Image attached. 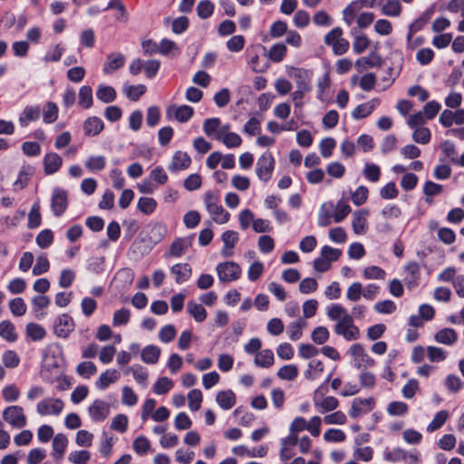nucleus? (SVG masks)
<instances>
[{
	"label": "nucleus",
	"mask_w": 464,
	"mask_h": 464,
	"mask_svg": "<svg viewBox=\"0 0 464 464\" xmlns=\"http://www.w3.org/2000/svg\"><path fill=\"white\" fill-rule=\"evenodd\" d=\"M327 316L332 321H336L334 332L343 336L346 341H354L360 337V330L354 324L353 315L339 304H331L327 308Z\"/></svg>",
	"instance_id": "nucleus-1"
},
{
	"label": "nucleus",
	"mask_w": 464,
	"mask_h": 464,
	"mask_svg": "<svg viewBox=\"0 0 464 464\" xmlns=\"http://www.w3.org/2000/svg\"><path fill=\"white\" fill-rule=\"evenodd\" d=\"M218 202L219 198L217 193L213 191L205 193L204 204L213 220L218 224H226L229 220L230 214Z\"/></svg>",
	"instance_id": "nucleus-2"
},
{
	"label": "nucleus",
	"mask_w": 464,
	"mask_h": 464,
	"mask_svg": "<svg viewBox=\"0 0 464 464\" xmlns=\"http://www.w3.org/2000/svg\"><path fill=\"white\" fill-rule=\"evenodd\" d=\"M3 420L15 429H22L27 425V419L24 409L18 405L6 407L2 413Z\"/></svg>",
	"instance_id": "nucleus-3"
},
{
	"label": "nucleus",
	"mask_w": 464,
	"mask_h": 464,
	"mask_svg": "<svg viewBox=\"0 0 464 464\" xmlns=\"http://www.w3.org/2000/svg\"><path fill=\"white\" fill-rule=\"evenodd\" d=\"M64 408V402L59 398L46 397L36 404V412L40 416H58Z\"/></svg>",
	"instance_id": "nucleus-4"
},
{
	"label": "nucleus",
	"mask_w": 464,
	"mask_h": 464,
	"mask_svg": "<svg viewBox=\"0 0 464 464\" xmlns=\"http://www.w3.org/2000/svg\"><path fill=\"white\" fill-rule=\"evenodd\" d=\"M324 385L319 386L314 392V404L315 407L321 408V412L334 411L339 406V401L334 396H324Z\"/></svg>",
	"instance_id": "nucleus-5"
},
{
	"label": "nucleus",
	"mask_w": 464,
	"mask_h": 464,
	"mask_svg": "<svg viewBox=\"0 0 464 464\" xmlns=\"http://www.w3.org/2000/svg\"><path fill=\"white\" fill-rule=\"evenodd\" d=\"M353 364L357 369H366L373 366L374 360L366 353L361 343H354L349 349Z\"/></svg>",
	"instance_id": "nucleus-6"
},
{
	"label": "nucleus",
	"mask_w": 464,
	"mask_h": 464,
	"mask_svg": "<svg viewBox=\"0 0 464 464\" xmlns=\"http://www.w3.org/2000/svg\"><path fill=\"white\" fill-rule=\"evenodd\" d=\"M275 169V159L271 153L266 152L262 154L256 164V173L259 179L266 182L273 174Z\"/></svg>",
	"instance_id": "nucleus-7"
},
{
	"label": "nucleus",
	"mask_w": 464,
	"mask_h": 464,
	"mask_svg": "<svg viewBox=\"0 0 464 464\" xmlns=\"http://www.w3.org/2000/svg\"><path fill=\"white\" fill-rule=\"evenodd\" d=\"M218 279L221 282H231L239 278L241 274L240 266L234 262L218 264L216 267Z\"/></svg>",
	"instance_id": "nucleus-8"
},
{
	"label": "nucleus",
	"mask_w": 464,
	"mask_h": 464,
	"mask_svg": "<svg viewBox=\"0 0 464 464\" xmlns=\"http://www.w3.org/2000/svg\"><path fill=\"white\" fill-rule=\"evenodd\" d=\"M68 207V194L60 188H55L52 194L51 208L55 217H61Z\"/></svg>",
	"instance_id": "nucleus-9"
},
{
	"label": "nucleus",
	"mask_w": 464,
	"mask_h": 464,
	"mask_svg": "<svg viewBox=\"0 0 464 464\" xmlns=\"http://www.w3.org/2000/svg\"><path fill=\"white\" fill-rule=\"evenodd\" d=\"M74 327L72 317L67 314L59 315L53 323L54 334L60 338H67Z\"/></svg>",
	"instance_id": "nucleus-10"
},
{
	"label": "nucleus",
	"mask_w": 464,
	"mask_h": 464,
	"mask_svg": "<svg viewBox=\"0 0 464 464\" xmlns=\"http://www.w3.org/2000/svg\"><path fill=\"white\" fill-rule=\"evenodd\" d=\"M194 114V110L188 105H170L167 108L166 116L168 119H175L179 122L188 121Z\"/></svg>",
	"instance_id": "nucleus-11"
},
{
	"label": "nucleus",
	"mask_w": 464,
	"mask_h": 464,
	"mask_svg": "<svg viewBox=\"0 0 464 464\" xmlns=\"http://www.w3.org/2000/svg\"><path fill=\"white\" fill-rule=\"evenodd\" d=\"M374 404L375 401L372 397L367 399L356 398L353 401L349 415L353 419H357L362 414L370 412L373 409Z\"/></svg>",
	"instance_id": "nucleus-12"
},
{
	"label": "nucleus",
	"mask_w": 464,
	"mask_h": 464,
	"mask_svg": "<svg viewBox=\"0 0 464 464\" xmlns=\"http://www.w3.org/2000/svg\"><path fill=\"white\" fill-rule=\"evenodd\" d=\"M369 210L362 208L355 210L352 216V227L353 231L356 235H364L368 229L367 218L369 216Z\"/></svg>",
	"instance_id": "nucleus-13"
},
{
	"label": "nucleus",
	"mask_w": 464,
	"mask_h": 464,
	"mask_svg": "<svg viewBox=\"0 0 464 464\" xmlns=\"http://www.w3.org/2000/svg\"><path fill=\"white\" fill-rule=\"evenodd\" d=\"M90 417L94 421H103L110 414V405L102 400H95L88 409Z\"/></svg>",
	"instance_id": "nucleus-14"
},
{
	"label": "nucleus",
	"mask_w": 464,
	"mask_h": 464,
	"mask_svg": "<svg viewBox=\"0 0 464 464\" xmlns=\"http://www.w3.org/2000/svg\"><path fill=\"white\" fill-rule=\"evenodd\" d=\"M107 10H112L114 11V16L117 20H126L127 18V12L125 9V6L122 5V2H108V4L100 8L97 6H92L89 8L88 13L91 15L97 14L101 11H107Z\"/></svg>",
	"instance_id": "nucleus-15"
},
{
	"label": "nucleus",
	"mask_w": 464,
	"mask_h": 464,
	"mask_svg": "<svg viewBox=\"0 0 464 464\" xmlns=\"http://www.w3.org/2000/svg\"><path fill=\"white\" fill-rule=\"evenodd\" d=\"M125 63V56L121 53H111L107 55L102 67L104 74H111L113 72L121 68Z\"/></svg>",
	"instance_id": "nucleus-16"
},
{
	"label": "nucleus",
	"mask_w": 464,
	"mask_h": 464,
	"mask_svg": "<svg viewBox=\"0 0 464 464\" xmlns=\"http://www.w3.org/2000/svg\"><path fill=\"white\" fill-rule=\"evenodd\" d=\"M192 244L190 237H179L176 238L170 245L169 251L165 254L166 256L179 257L183 256Z\"/></svg>",
	"instance_id": "nucleus-17"
},
{
	"label": "nucleus",
	"mask_w": 464,
	"mask_h": 464,
	"mask_svg": "<svg viewBox=\"0 0 464 464\" xmlns=\"http://www.w3.org/2000/svg\"><path fill=\"white\" fill-rule=\"evenodd\" d=\"M170 274L179 285L187 282L192 275V268L187 263H178L170 267Z\"/></svg>",
	"instance_id": "nucleus-18"
},
{
	"label": "nucleus",
	"mask_w": 464,
	"mask_h": 464,
	"mask_svg": "<svg viewBox=\"0 0 464 464\" xmlns=\"http://www.w3.org/2000/svg\"><path fill=\"white\" fill-rule=\"evenodd\" d=\"M191 159L187 152L181 150L176 151L171 159L168 169L171 172H177L179 170L186 169L189 167Z\"/></svg>",
	"instance_id": "nucleus-19"
},
{
	"label": "nucleus",
	"mask_w": 464,
	"mask_h": 464,
	"mask_svg": "<svg viewBox=\"0 0 464 464\" xmlns=\"http://www.w3.org/2000/svg\"><path fill=\"white\" fill-rule=\"evenodd\" d=\"M41 107L39 105H27L19 115V124L21 127H27L31 121H35L40 118Z\"/></svg>",
	"instance_id": "nucleus-20"
},
{
	"label": "nucleus",
	"mask_w": 464,
	"mask_h": 464,
	"mask_svg": "<svg viewBox=\"0 0 464 464\" xmlns=\"http://www.w3.org/2000/svg\"><path fill=\"white\" fill-rule=\"evenodd\" d=\"M406 276L404 277V283L409 288H412L418 285V281L420 276V268L417 262H409L404 266Z\"/></svg>",
	"instance_id": "nucleus-21"
},
{
	"label": "nucleus",
	"mask_w": 464,
	"mask_h": 464,
	"mask_svg": "<svg viewBox=\"0 0 464 464\" xmlns=\"http://www.w3.org/2000/svg\"><path fill=\"white\" fill-rule=\"evenodd\" d=\"M83 132L88 137H94L100 134L104 129V123L99 117L87 118L82 124Z\"/></svg>",
	"instance_id": "nucleus-22"
},
{
	"label": "nucleus",
	"mask_w": 464,
	"mask_h": 464,
	"mask_svg": "<svg viewBox=\"0 0 464 464\" xmlns=\"http://www.w3.org/2000/svg\"><path fill=\"white\" fill-rule=\"evenodd\" d=\"M44 173L53 175L57 172L63 164V159L55 152L46 153L43 160Z\"/></svg>",
	"instance_id": "nucleus-23"
},
{
	"label": "nucleus",
	"mask_w": 464,
	"mask_h": 464,
	"mask_svg": "<svg viewBox=\"0 0 464 464\" xmlns=\"http://www.w3.org/2000/svg\"><path fill=\"white\" fill-rule=\"evenodd\" d=\"M222 241L224 247L221 254L225 257H229L233 255V248L238 241V233L233 230H227L222 234Z\"/></svg>",
	"instance_id": "nucleus-24"
},
{
	"label": "nucleus",
	"mask_w": 464,
	"mask_h": 464,
	"mask_svg": "<svg viewBox=\"0 0 464 464\" xmlns=\"http://www.w3.org/2000/svg\"><path fill=\"white\" fill-rule=\"evenodd\" d=\"M380 103L378 99H372L365 103L357 105L352 111V117L354 120H360L369 116Z\"/></svg>",
	"instance_id": "nucleus-25"
},
{
	"label": "nucleus",
	"mask_w": 464,
	"mask_h": 464,
	"mask_svg": "<svg viewBox=\"0 0 464 464\" xmlns=\"http://www.w3.org/2000/svg\"><path fill=\"white\" fill-rule=\"evenodd\" d=\"M297 444V435H288L281 440L280 459L288 460L294 456L293 449Z\"/></svg>",
	"instance_id": "nucleus-26"
},
{
	"label": "nucleus",
	"mask_w": 464,
	"mask_h": 464,
	"mask_svg": "<svg viewBox=\"0 0 464 464\" xmlns=\"http://www.w3.org/2000/svg\"><path fill=\"white\" fill-rule=\"evenodd\" d=\"M67 445L68 440L64 434L58 433L53 437L52 456L55 460L63 459Z\"/></svg>",
	"instance_id": "nucleus-27"
},
{
	"label": "nucleus",
	"mask_w": 464,
	"mask_h": 464,
	"mask_svg": "<svg viewBox=\"0 0 464 464\" xmlns=\"http://www.w3.org/2000/svg\"><path fill=\"white\" fill-rule=\"evenodd\" d=\"M236 401V395L231 390L220 391L216 395V402L225 411L232 409Z\"/></svg>",
	"instance_id": "nucleus-28"
},
{
	"label": "nucleus",
	"mask_w": 464,
	"mask_h": 464,
	"mask_svg": "<svg viewBox=\"0 0 464 464\" xmlns=\"http://www.w3.org/2000/svg\"><path fill=\"white\" fill-rule=\"evenodd\" d=\"M382 63V57L375 53H372L366 57H361L355 62V65L360 71H365L373 67H380Z\"/></svg>",
	"instance_id": "nucleus-29"
},
{
	"label": "nucleus",
	"mask_w": 464,
	"mask_h": 464,
	"mask_svg": "<svg viewBox=\"0 0 464 464\" xmlns=\"http://www.w3.org/2000/svg\"><path fill=\"white\" fill-rule=\"evenodd\" d=\"M121 374L117 370H106L100 375L95 385L99 390H105L110 384L117 382Z\"/></svg>",
	"instance_id": "nucleus-30"
},
{
	"label": "nucleus",
	"mask_w": 464,
	"mask_h": 464,
	"mask_svg": "<svg viewBox=\"0 0 464 464\" xmlns=\"http://www.w3.org/2000/svg\"><path fill=\"white\" fill-rule=\"evenodd\" d=\"M160 349L153 344L145 346L140 353L141 360L148 364H156L160 356Z\"/></svg>",
	"instance_id": "nucleus-31"
},
{
	"label": "nucleus",
	"mask_w": 464,
	"mask_h": 464,
	"mask_svg": "<svg viewBox=\"0 0 464 464\" xmlns=\"http://www.w3.org/2000/svg\"><path fill=\"white\" fill-rule=\"evenodd\" d=\"M369 7H374V4L381 5L382 14L387 16H398L401 12L400 2H369Z\"/></svg>",
	"instance_id": "nucleus-32"
},
{
	"label": "nucleus",
	"mask_w": 464,
	"mask_h": 464,
	"mask_svg": "<svg viewBox=\"0 0 464 464\" xmlns=\"http://www.w3.org/2000/svg\"><path fill=\"white\" fill-rule=\"evenodd\" d=\"M458 335L454 329L444 328L440 330L434 336L436 342L446 345H451L457 341Z\"/></svg>",
	"instance_id": "nucleus-33"
},
{
	"label": "nucleus",
	"mask_w": 464,
	"mask_h": 464,
	"mask_svg": "<svg viewBox=\"0 0 464 464\" xmlns=\"http://www.w3.org/2000/svg\"><path fill=\"white\" fill-rule=\"evenodd\" d=\"M96 97L104 103H111L115 101L117 92L113 87L101 84L96 91Z\"/></svg>",
	"instance_id": "nucleus-34"
},
{
	"label": "nucleus",
	"mask_w": 464,
	"mask_h": 464,
	"mask_svg": "<svg viewBox=\"0 0 464 464\" xmlns=\"http://www.w3.org/2000/svg\"><path fill=\"white\" fill-rule=\"evenodd\" d=\"M188 313L196 322L201 323L207 318V311L202 304L195 301H189L187 304Z\"/></svg>",
	"instance_id": "nucleus-35"
},
{
	"label": "nucleus",
	"mask_w": 464,
	"mask_h": 464,
	"mask_svg": "<svg viewBox=\"0 0 464 464\" xmlns=\"http://www.w3.org/2000/svg\"><path fill=\"white\" fill-rule=\"evenodd\" d=\"M122 92L129 100L136 102L145 93L146 86L143 84H124L122 87Z\"/></svg>",
	"instance_id": "nucleus-36"
},
{
	"label": "nucleus",
	"mask_w": 464,
	"mask_h": 464,
	"mask_svg": "<svg viewBox=\"0 0 464 464\" xmlns=\"http://www.w3.org/2000/svg\"><path fill=\"white\" fill-rule=\"evenodd\" d=\"M323 372V362L319 360H311L308 363V369L304 372V376L309 381H314L319 378Z\"/></svg>",
	"instance_id": "nucleus-37"
},
{
	"label": "nucleus",
	"mask_w": 464,
	"mask_h": 464,
	"mask_svg": "<svg viewBox=\"0 0 464 464\" xmlns=\"http://www.w3.org/2000/svg\"><path fill=\"white\" fill-rule=\"evenodd\" d=\"M93 102L92 89L89 85H83L79 90L78 103L83 109H89Z\"/></svg>",
	"instance_id": "nucleus-38"
},
{
	"label": "nucleus",
	"mask_w": 464,
	"mask_h": 464,
	"mask_svg": "<svg viewBox=\"0 0 464 464\" xmlns=\"http://www.w3.org/2000/svg\"><path fill=\"white\" fill-rule=\"evenodd\" d=\"M255 364L259 367L268 368L274 363V353L270 349H265L256 354Z\"/></svg>",
	"instance_id": "nucleus-39"
},
{
	"label": "nucleus",
	"mask_w": 464,
	"mask_h": 464,
	"mask_svg": "<svg viewBox=\"0 0 464 464\" xmlns=\"http://www.w3.org/2000/svg\"><path fill=\"white\" fill-rule=\"evenodd\" d=\"M59 109L56 103L48 102L43 110V121L46 124L53 123L58 118Z\"/></svg>",
	"instance_id": "nucleus-40"
},
{
	"label": "nucleus",
	"mask_w": 464,
	"mask_h": 464,
	"mask_svg": "<svg viewBox=\"0 0 464 464\" xmlns=\"http://www.w3.org/2000/svg\"><path fill=\"white\" fill-rule=\"evenodd\" d=\"M306 326V322L302 319L298 318L296 321L289 324L287 328V334L289 338L292 341H297L299 340L303 335V328Z\"/></svg>",
	"instance_id": "nucleus-41"
},
{
	"label": "nucleus",
	"mask_w": 464,
	"mask_h": 464,
	"mask_svg": "<svg viewBox=\"0 0 464 464\" xmlns=\"http://www.w3.org/2000/svg\"><path fill=\"white\" fill-rule=\"evenodd\" d=\"M443 190V186L433 181L428 180L423 187V193L426 196L425 202L428 204L432 203V197L440 195Z\"/></svg>",
	"instance_id": "nucleus-42"
},
{
	"label": "nucleus",
	"mask_w": 464,
	"mask_h": 464,
	"mask_svg": "<svg viewBox=\"0 0 464 464\" xmlns=\"http://www.w3.org/2000/svg\"><path fill=\"white\" fill-rule=\"evenodd\" d=\"M0 336L8 342H14L17 339L14 324L9 320L0 323Z\"/></svg>",
	"instance_id": "nucleus-43"
},
{
	"label": "nucleus",
	"mask_w": 464,
	"mask_h": 464,
	"mask_svg": "<svg viewBox=\"0 0 464 464\" xmlns=\"http://www.w3.org/2000/svg\"><path fill=\"white\" fill-rule=\"evenodd\" d=\"M106 166V158L102 155L90 156L85 161V168L92 172L101 171Z\"/></svg>",
	"instance_id": "nucleus-44"
},
{
	"label": "nucleus",
	"mask_w": 464,
	"mask_h": 464,
	"mask_svg": "<svg viewBox=\"0 0 464 464\" xmlns=\"http://www.w3.org/2000/svg\"><path fill=\"white\" fill-rule=\"evenodd\" d=\"M42 222V218L40 214V204L38 201L34 202L30 209L28 214V227L29 228H36L40 227Z\"/></svg>",
	"instance_id": "nucleus-45"
},
{
	"label": "nucleus",
	"mask_w": 464,
	"mask_h": 464,
	"mask_svg": "<svg viewBox=\"0 0 464 464\" xmlns=\"http://www.w3.org/2000/svg\"><path fill=\"white\" fill-rule=\"evenodd\" d=\"M174 386V382L168 377L159 378L153 385V392L156 394L162 395L169 392Z\"/></svg>",
	"instance_id": "nucleus-46"
},
{
	"label": "nucleus",
	"mask_w": 464,
	"mask_h": 464,
	"mask_svg": "<svg viewBox=\"0 0 464 464\" xmlns=\"http://www.w3.org/2000/svg\"><path fill=\"white\" fill-rule=\"evenodd\" d=\"M287 48L284 44H276L268 51V58L274 63H280L286 54Z\"/></svg>",
	"instance_id": "nucleus-47"
},
{
	"label": "nucleus",
	"mask_w": 464,
	"mask_h": 464,
	"mask_svg": "<svg viewBox=\"0 0 464 464\" xmlns=\"http://www.w3.org/2000/svg\"><path fill=\"white\" fill-rule=\"evenodd\" d=\"M362 173L369 181L377 182L381 177V169L377 164L366 162Z\"/></svg>",
	"instance_id": "nucleus-48"
},
{
	"label": "nucleus",
	"mask_w": 464,
	"mask_h": 464,
	"mask_svg": "<svg viewBox=\"0 0 464 464\" xmlns=\"http://www.w3.org/2000/svg\"><path fill=\"white\" fill-rule=\"evenodd\" d=\"M409 411V406L403 401H392L387 406V412L391 416H404Z\"/></svg>",
	"instance_id": "nucleus-49"
},
{
	"label": "nucleus",
	"mask_w": 464,
	"mask_h": 464,
	"mask_svg": "<svg viewBox=\"0 0 464 464\" xmlns=\"http://www.w3.org/2000/svg\"><path fill=\"white\" fill-rule=\"evenodd\" d=\"M448 417L449 412L447 411L442 410L437 412L432 420L427 426V431L433 432L434 430H439L444 425Z\"/></svg>",
	"instance_id": "nucleus-50"
},
{
	"label": "nucleus",
	"mask_w": 464,
	"mask_h": 464,
	"mask_svg": "<svg viewBox=\"0 0 464 464\" xmlns=\"http://www.w3.org/2000/svg\"><path fill=\"white\" fill-rule=\"evenodd\" d=\"M157 202L152 198L142 197L138 200V209L146 215H150L156 209Z\"/></svg>",
	"instance_id": "nucleus-51"
},
{
	"label": "nucleus",
	"mask_w": 464,
	"mask_h": 464,
	"mask_svg": "<svg viewBox=\"0 0 464 464\" xmlns=\"http://www.w3.org/2000/svg\"><path fill=\"white\" fill-rule=\"evenodd\" d=\"M350 212L351 207L344 200L340 199L335 206L333 215L334 222L339 223L343 221Z\"/></svg>",
	"instance_id": "nucleus-52"
},
{
	"label": "nucleus",
	"mask_w": 464,
	"mask_h": 464,
	"mask_svg": "<svg viewBox=\"0 0 464 464\" xmlns=\"http://www.w3.org/2000/svg\"><path fill=\"white\" fill-rule=\"evenodd\" d=\"M25 330L27 336L34 341L42 340L46 334L44 328L34 323L27 324Z\"/></svg>",
	"instance_id": "nucleus-53"
},
{
	"label": "nucleus",
	"mask_w": 464,
	"mask_h": 464,
	"mask_svg": "<svg viewBox=\"0 0 464 464\" xmlns=\"http://www.w3.org/2000/svg\"><path fill=\"white\" fill-rule=\"evenodd\" d=\"M298 375V368L295 364H287L281 367L277 372V376L281 380L293 381Z\"/></svg>",
	"instance_id": "nucleus-54"
},
{
	"label": "nucleus",
	"mask_w": 464,
	"mask_h": 464,
	"mask_svg": "<svg viewBox=\"0 0 464 464\" xmlns=\"http://www.w3.org/2000/svg\"><path fill=\"white\" fill-rule=\"evenodd\" d=\"M132 448L138 455L142 456L150 450V442L145 436H139L134 440Z\"/></svg>",
	"instance_id": "nucleus-55"
},
{
	"label": "nucleus",
	"mask_w": 464,
	"mask_h": 464,
	"mask_svg": "<svg viewBox=\"0 0 464 464\" xmlns=\"http://www.w3.org/2000/svg\"><path fill=\"white\" fill-rule=\"evenodd\" d=\"M188 407L192 411H197L200 409L203 400L202 392L198 389L191 390L188 394Z\"/></svg>",
	"instance_id": "nucleus-56"
},
{
	"label": "nucleus",
	"mask_w": 464,
	"mask_h": 464,
	"mask_svg": "<svg viewBox=\"0 0 464 464\" xmlns=\"http://www.w3.org/2000/svg\"><path fill=\"white\" fill-rule=\"evenodd\" d=\"M295 78L296 79L297 90H302L306 92L311 91L310 82L307 79V72L305 71L297 69L295 72Z\"/></svg>",
	"instance_id": "nucleus-57"
},
{
	"label": "nucleus",
	"mask_w": 464,
	"mask_h": 464,
	"mask_svg": "<svg viewBox=\"0 0 464 464\" xmlns=\"http://www.w3.org/2000/svg\"><path fill=\"white\" fill-rule=\"evenodd\" d=\"M130 317V312L127 308H121L116 310L112 317L113 326L125 325L129 323Z\"/></svg>",
	"instance_id": "nucleus-58"
},
{
	"label": "nucleus",
	"mask_w": 464,
	"mask_h": 464,
	"mask_svg": "<svg viewBox=\"0 0 464 464\" xmlns=\"http://www.w3.org/2000/svg\"><path fill=\"white\" fill-rule=\"evenodd\" d=\"M333 208L332 204H323L320 208L319 215H318V225L320 227H327L331 224V209Z\"/></svg>",
	"instance_id": "nucleus-59"
},
{
	"label": "nucleus",
	"mask_w": 464,
	"mask_h": 464,
	"mask_svg": "<svg viewBox=\"0 0 464 464\" xmlns=\"http://www.w3.org/2000/svg\"><path fill=\"white\" fill-rule=\"evenodd\" d=\"M9 308L13 315L22 316L26 313V304L23 298L16 297L9 302Z\"/></svg>",
	"instance_id": "nucleus-60"
},
{
	"label": "nucleus",
	"mask_w": 464,
	"mask_h": 464,
	"mask_svg": "<svg viewBox=\"0 0 464 464\" xmlns=\"http://www.w3.org/2000/svg\"><path fill=\"white\" fill-rule=\"evenodd\" d=\"M430 130L425 127H418L412 134V140L420 144H428L430 140Z\"/></svg>",
	"instance_id": "nucleus-61"
},
{
	"label": "nucleus",
	"mask_w": 464,
	"mask_h": 464,
	"mask_svg": "<svg viewBox=\"0 0 464 464\" xmlns=\"http://www.w3.org/2000/svg\"><path fill=\"white\" fill-rule=\"evenodd\" d=\"M36 244L41 248H46L52 245L53 241V233L51 229L42 230L35 238Z\"/></svg>",
	"instance_id": "nucleus-62"
},
{
	"label": "nucleus",
	"mask_w": 464,
	"mask_h": 464,
	"mask_svg": "<svg viewBox=\"0 0 464 464\" xmlns=\"http://www.w3.org/2000/svg\"><path fill=\"white\" fill-rule=\"evenodd\" d=\"M76 371L80 376L88 379L97 372V368L92 362L87 361L79 363Z\"/></svg>",
	"instance_id": "nucleus-63"
},
{
	"label": "nucleus",
	"mask_w": 464,
	"mask_h": 464,
	"mask_svg": "<svg viewBox=\"0 0 464 464\" xmlns=\"http://www.w3.org/2000/svg\"><path fill=\"white\" fill-rule=\"evenodd\" d=\"M362 296V285L360 282L353 283L346 291V298L351 302H357Z\"/></svg>",
	"instance_id": "nucleus-64"
}]
</instances>
